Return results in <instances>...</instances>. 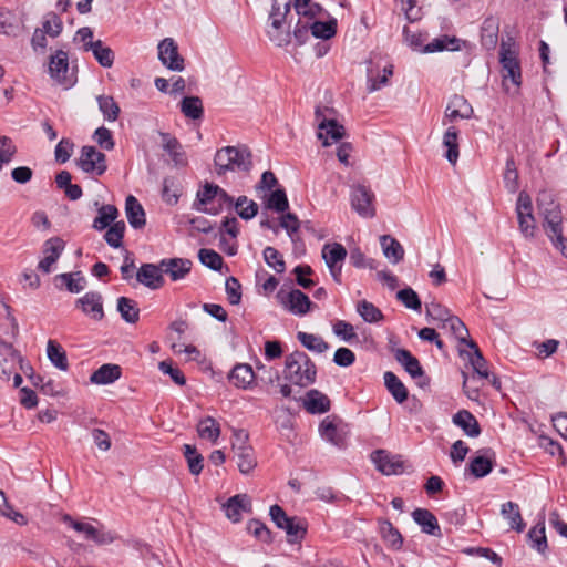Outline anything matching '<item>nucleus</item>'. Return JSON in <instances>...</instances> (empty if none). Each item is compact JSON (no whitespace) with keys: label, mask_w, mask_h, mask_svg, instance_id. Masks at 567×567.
I'll list each match as a JSON object with an SVG mask.
<instances>
[{"label":"nucleus","mask_w":567,"mask_h":567,"mask_svg":"<svg viewBox=\"0 0 567 567\" xmlns=\"http://www.w3.org/2000/svg\"><path fill=\"white\" fill-rule=\"evenodd\" d=\"M50 38H56L60 35L63 29V23L60 17L53 12H49L43 17L41 28H37Z\"/></svg>","instance_id":"51"},{"label":"nucleus","mask_w":567,"mask_h":567,"mask_svg":"<svg viewBox=\"0 0 567 567\" xmlns=\"http://www.w3.org/2000/svg\"><path fill=\"white\" fill-rule=\"evenodd\" d=\"M47 354L51 363L58 369L65 371L68 369L66 353L63 348L54 340H49Z\"/></svg>","instance_id":"47"},{"label":"nucleus","mask_w":567,"mask_h":567,"mask_svg":"<svg viewBox=\"0 0 567 567\" xmlns=\"http://www.w3.org/2000/svg\"><path fill=\"white\" fill-rule=\"evenodd\" d=\"M69 72V56L63 50H58L50 56L49 73L56 82L71 85L72 81L68 78Z\"/></svg>","instance_id":"18"},{"label":"nucleus","mask_w":567,"mask_h":567,"mask_svg":"<svg viewBox=\"0 0 567 567\" xmlns=\"http://www.w3.org/2000/svg\"><path fill=\"white\" fill-rule=\"evenodd\" d=\"M230 382L240 389H247L255 380V373L249 364L239 363L229 374Z\"/></svg>","instance_id":"36"},{"label":"nucleus","mask_w":567,"mask_h":567,"mask_svg":"<svg viewBox=\"0 0 567 567\" xmlns=\"http://www.w3.org/2000/svg\"><path fill=\"white\" fill-rule=\"evenodd\" d=\"M380 244L384 256L392 262L398 264L404 257V249L401 244L390 235L380 237Z\"/></svg>","instance_id":"39"},{"label":"nucleus","mask_w":567,"mask_h":567,"mask_svg":"<svg viewBox=\"0 0 567 567\" xmlns=\"http://www.w3.org/2000/svg\"><path fill=\"white\" fill-rule=\"evenodd\" d=\"M316 365L302 351H295L286 357L285 378L299 386H308L316 380Z\"/></svg>","instance_id":"5"},{"label":"nucleus","mask_w":567,"mask_h":567,"mask_svg":"<svg viewBox=\"0 0 567 567\" xmlns=\"http://www.w3.org/2000/svg\"><path fill=\"white\" fill-rule=\"evenodd\" d=\"M315 116L318 122L317 136L322 141L323 146H329L343 137L344 127L339 125L336 120H327L321 107L316 109Z\"/></svg>","instance_id":"13"},{"label":"nucleus","mask_w":567,"mask_h":567,"mask_svg":"<svg viewBox=\"0 0 567 567\" xmlns=\"http://www.w3.org/2000/svg\"><path fill=\"white\" fill-rule=\"evenodd\" d=\"M357 311L361 318L369 323L379 322L383 319V315L380 309L367 300L358 302Z\"/></svg>","instance_id":"52"},{"label":"nucleus","mask_w":567,"mask_h":567,"mask_svg":"<svg viewBox=\"0 0 567 567\" xmlns=\"http://www.w3.org/2000/svg\"><path fill=\"white\" fill-rule=\"evenodd\" d=\"M371 457L375 467L384 475H399L408 468L400 455H392L383 450L375 451Z\"/></svg>","instance_id":"14"},{"label":"nucleus","mask_w":567,"mask_h":567,"mask_svg":"<svg viewBox=\"0 0 567 567\" xmlns=\"http://www.w3.org/2000/svg\"><path fill=\"white\" fill-rule=\"evenodd\" d=\"M117 311L121 313V317L127 323H135L140 319V309L137 303L126 297H120L117 299Z\"/></svg>","instance_id":"44"},{"label":"nucleus","mask_w":567,"mask_h":567,"mask_svg":"<svg viewBox=\"0 0 567 567\" xmlns=\"http://www.w3.org/2000/svg\"><path fill=\"white\" fill-rule=\"evenodd\" d=\"M411 515L413 520L420 526L422 533L436 538L443 536L437 518L429 509L415 508Z\"/></svg>","instance_id":"20"},{"label":"nucleus","mask_w":567,"mask_h":567,"mask_svg":"<svg viewBox=\"0 0 567 567\" xmlns=\"http://www.w3.org/2000/svg\"><path fill=\"white\" fill-rule=\"evenodd\" d=\"M351 207L363 218H372L375 216V208L373 205V192L361 184L354 185L351 188Z\"/></svg>","instance_id":"11"},{"label":"nucleus","mask_w":567,"mask_h":567,"mask_svg":"<svg viewBox=\"0 0 567 567\" xmlns=\"http://www.w3.org/2000/svg\"><path fill=\"white\" fill-rule=\"evenodd\" d=\"M118 216V210L113 205H102L99 209V215L93 221V228L103 230L109 227Z\"/></svg>","instance_id":"46"},{"label":"nucleus","mask_w":567,"mask_h":567,"mask_svg":"<svg viewBox=\"0 0 567 567\" xmlns=\"http://www.w3.org/2000/svg\"><path fill=\"white\" fill-rule=\"evenodd\" d=\"M220 505L226 517L234 524L241 522L243 513H252L251 498H227Z\"/></svg>","instance_id":"23"},{"label":"nucleus","mask_w":567,"mask_h":567,"mask_svg":"<svg viewBox=\"0 0 567 567\" xmlns=\"http://www.w3.org/2000/svg\"><path fill=\"white\" fill-rule=\"evenodd\" d=\"M125 214L128 220V224L135 228L140 229L145 226V212L140 202L133 195L126 197L125 200Z\"/></svg>","instance_id":"29"},{"label":"nucleus","mask_w":567,"mask_h":567,"mask_svg":"<svg viewBox=\"0 0 567 567\" xmlns=\"http://www.w3.org/2000/svg\"><path fill=\"white\" fill-rule=\"evenodd\" d=\"M99 110L107 122H115L120 115V106L110 95H99L96 97Z\"/></svg>","instance_id":"45"},{"label":"nucleus","mask_w":567,"mask_h":567,"mask_svg":"<svg viewBox=\"0 0 567 567\" xmlns=\"http://www.w3.org/2000/svg\"><path fill=\"white\" fill-rule=\"evenodd\" d=\"M267 207L276 210L277 213H285L288 207V198L284 189L274 190L267 199Z\"/></svg>","instance_id":"61"},{"label":"nucleus","mask_w":567,"mask_h":567,"mask_svg":"<svg viewBox=\"0 0 567 567\" xmlns=\"http://www.w3.org/2000/svg\"><path fill=\"white\" fill-rule=\"evenodd\" d=\"M393 74V65L386 64L381 70L375 71L373 68H368V91L370 93L381 90L389 85V80Z\"/></svg>","instance_id":"28"},{"label":"nucleus","mask_w":567,"mask_h":567,"mask_svg":"<svg viewBox=\"0 0 567 567\" xmlns=\"http://www.w3.org/2000/svg\"><path fill=\"white\" fill-rule=\"evenodd\" d=\"M264 260L269 267L279 274L284 272L286 269L282 256L274 247L268 246L264 249Z\"/></svg>","instance_id":"63"},{"label":"nucleus","mask_w":567,"mask_h":567,"mask_svg":"<svg viewBox=\"0 0 567 567\" xmlns=\"http://www.w3.org/2000/svg\"><path fill=\"white\" fill-rule=\"evenodd\" d=\"M467 344L473 350V353H470L468 357H470V363H471L474 372L480 378L488 379L489 373L487 370L486 360L483 358L481 351L478 350L477 346L473 341L467 342Z\"/></svg>","instance_id":"50"},{"label":"nucleus","mask_w":567,"mask_h":567,"mask_svg":"<svg viewBox=\"0 0 567 567\" xmlns=\"http://www.w3.org/2000/svg\"><path fill=\"white\" fill-rule=\"evenodd\" d=\"M462 553L468 556L483 557L489 560L492 564L496 565L497 567L503 566V558L489 547H466L462 550Z\"/></svg>","instance_id":"55"},{"label":"nucleus","mask_w":567,"mask_h":567,"mask_svg":"<svg viewBox=\"0 0 567 567\" xmlns=\"http://www.w3.org/2000/svg\"><path fill=\"white\" fill-rule=\"evenodd\" d=\"M269 516L277 528L286 532L288 544L301 545L308 533V523L305 518L299 516H289L278 504L270 506Z\"/></svg>","instance_id":"4"},{"label":"nucleus","mask_w":567,"mask_h":567,"mask_svg":"<svg viewBox=\"0 0 567 567\" xmlns=\"http://www.w3.org/2000/svg\"><path fill=\"white\" fill-rule=\"evenodd\" d=\"M64 241L59 237L48 239L43 246L44 257L40 260L38 268L45 274L51 272L52 266L61 256L64 250Z\"/></svg>","instance_id":"19"},{"label":"nucleus","mask_w":567,"mask_h":567,"mask_svg":"<svg viewBox=\"0 0 567 567\" xmlns=\"http://www.w3.org/2000/svg\"><path fill=\"white\" fill-rule=\"evenodd\" d=\"M216 192L217 185L206 184L197 192L193 208L204 214L213 216L218 215L220 213V206H215Z\"/></svg>","instance_id":"17"},{"label":"nucleus","mask_w":567,"mask_h":567,"mask_svg":"<svg viewBox=\"0 0 567 567\" xmlns=\"http://www.w3.org/2000/svg\"><path fill=\"white\" fill-rule=\"evenodd\" d=\"M527 538L530 542V546L539 554H545L548 549L547 537L545 534V523L538 522L527 533Z\"/></svg>","instance_id":"42"},{"label":"nucleus","mask_w":567,"mask_h":567,"mask_svg":"<svg viewBox=\"0 0 567 567\" xmlns=\"http://www.w3.org/2000/svg\"><path fill=\"white\" fill-rule=\"evenodd\" d=\"M396 298L409 309L420 311L422 308L417 293L412 288H404L396 293Z\"/></svg>","instance_id":"64"},{"label":"nucleus","mask_w":567,"mask_h":567,"mask_svg":"<svg viewBox=\"0 0 567 567\" xmlns=\"http://www.w3.org/2000/svg\"><path fill=\"white\" fill-rule=\"evenodd\" d=\"M442 327L449 329L460 341L466 342L468 330L458 317L451 315Z\"/></svg>","instance_id":"58"},{"label":"nucleus","mask_w":567,"mask_h":567,"mask_svg":"<svg viewBox=\"0 0 567 567\" xmlns=\"http://www.w3.org/2000/svg\"><path fill=\"white\" fill-rule=\"evenodd\" d=\"M458 40L455 38H436L424 47V53H434L443 50H457Z\"/></svg>","instance_id":"57"},{"label":"nucleus","mask_w":567,"mask_h":567,"mask_svg":"<svg viewBox=\"0 0 567 567\" xmlns=\"http://www.w3.org/2000/svg\"><path fill=\"white\" fill-rule=\"evenodd\" d=\"M501 514L508 520L511 529H514L517 533H523L525 530L526 523L522 517L518 504L512 501L504 503L501 508Z\"/></svg>","instance_id":"33"},{"label":"nucleus","mask_w":567,"mask_h":567,"mask_svg":"<svg viewBox=\"0 0 567 567\" xmlns=\"http://www.w3.org/2000/svg\"><path fill=\"white\" fill-rule=\"evenodd\" d=\"M84 51H92L94 58L103 68L113 65L114 53L109 47L103 45L101 40L89 41L84 45Z\"/></svg>","instance_id":"38"},{"label":"nucleus","mask_w":567,"mask_h":567,"mask_svg":"<svg viewBox=\"0 0 567 567\" xmlns=\"http://www.w3.org/2000/svg\"><path fill=\"white\" fill-rule=\"evenodd\" d=\"M246 530L256 540L270 545L275 542V534L269 529V527L258 518H251L247 522Z\"/></svg>","instance_id":"35"},{"label":"nucleus","mask_w":567,"mask_h":567,"mask_svg":"<svg viewBox=\"0 0 567 567\" xmlns=\"http://www.w3.org/2000/svg\"><path fill=\"white\" fill-rule=\"evenodd\" d=\"M159 136L163 150L171 156L175 166L187 165L186 154L178 140L173 137L168 133H161Z\"/></svg>","instance_id":"26"},{"label":"nucleus","mask_w":567,"mask_h":567,"mask_svg":"<svg viewBox=\"0 0 567 567\" xmlns=\"http://www.w3.org/2000/svg\"><path fill=\"white\" fill-rule=\"evenodd\" d=\"M192 261L184 258L163 259L161 266L163 274L169 276L173 281L184 279L192 269Z\"/></svg>","instance_id":"25"},{"label":"nucleus","mask_w":567,"mask_h":567,"mask_svg":"<svg viewBox=\"0 0 567 567\" xmlns=\"http://www.w3.org/2000/svg\"><path fill=\"white\" fill-rule=\"evenodd\" d=\"M492 461L483 455H477L470 462V472L475 477H483L492 471Z\"/></svg>","instance_id":"60"},{"label":"nucleus","mask_w":567,"mask_h":567,"mask_svg":"<svg viewBox=\"0 0 567 567\" xmlns=\"http://www.w3.org/2000/svg\"><path fill=\"white\" fill-rule=\"evenodd\" d=\"M297 339L299 342L310 351L322 353L329 349L328 343L319 336L308 333V332H298Z\"/></svg>","instance_id":"49"},{"label":"nucleus","mask_w":567,"mask_h":567,"mask_svg":"<svg viewBox=\"0 0 567 567\" xmlns=\"http://www.w3.org/2000/svg\"><path fill=\"white\" fill-rule=\"evenodd\" d=\"M125 230L124 221L114 223L106 230L104 235L105 241L113 248H118L122 245L123 236Z\"/></svg>","instance_id":"59"},{"label":"nucleus","mask_w":567,"mask_h":567,"mask_svg":"<svg viewBox=\"0 0 567 567\" xmlns=\"http://www.w3.org/2000/svg\"><path fill=\"white\" fill-rule=\"evenodd\" d=\"M347 424L336 416H326L319 425L322 440L336 446H343L348 435Z\"/></svg>","instance_id":"12"},{"label":"nucleus","mask_w":567,"mask_h":567,"mask_svg":"<svg viewBox=\"0 0 567 567\" xmlns=\"http://www.w3.org/2000/svg\"><path fill=\"white\" fill-rule=\"evenodd\" d=\"M499 63L502 65L503 85L509 92L508 82L514 86V92H517L522 85V70L518 60V51L511 39L502 41L499 47Z\"/></svg>","instance_id":"6"},{"label":"nucleus","mask_w":567,"mask_h":567,"mask_svg":"<svg viewBox=\"0 0 567 567\" xmlns=\"http://www.w3.org/2000/svg\"><path fill=\"white\" fill-rule=\"evenodd\" d=\"M303 406L312 414H321L330 409L329 398L318 390H310L303 400Z\"/></svg>","instance_id":"31"},{"label":"nucleus","mask_w":567,"mask_h":567,"mask_svg":"<svg viewBox=\"0 0 567 567\" xmlns=\"http://www.w3.org/2000/svg\"><path fill=\"white\" fill-rule=\"evenodd\" d=\"M453 423L461 427L470 437H476L481 433V429L475 416L467 410H461L453 416Z\"/></svg>","instance_id":"34"},{"label":"nucleus","mask_w":567,"mask_h":567,"mask_svg":"<svg viewBox=\"0 0 567 567\" xmlns=\"http://www.w3.org/2000/svg\"><path fill=\"white\" fill-rule=\"evenodd\" d=\"M79 165L83 172L96 175H102L107 168L105 155L93 146L82 147Z\"/></svg>","instance_id":"15"},{"label":"nucleus","mask_w":567,"mask_h":567,"mask_svg":"<svg viewBox=\"0 0 567 567\" xmlns=\"http://www.w3.org/2000/svg\"><path fill=\"white\" fill-rule=\"evenodd\" d=\"M297 14L292 35L296 42L301 45L310 35L316 39L329 40L337 32V19L330 17L329 12L316 0H293Z\"/></svg>","instance_id":"1"},{"label":"nucleus","mask_w":567,"mask_h":567,"mask_svg":"<svg viewBox=\"0 0 567 567\" xmlns=\"http://www.w3.org/2000/svg\"><path fill=\"white\" fill-rule=\"evenodd\" d=\"M198 435L207 441L215 443L220 435V426L212 416H206L197 424Z\"/></svg>","instance_id":"43"},{"label":"nucleus","mask_w":567,"mask_h":567,"mask_svg":"<svg viewBox=\"0 0 567 567\" xmlns=\"http://www.w3.org/2000/svg\"><path fill=\"white\" fill-rule=\"evenodd\" d=\"M276 298L286 311L298 317L306 316L313 307L309 297L301 290L295 288L281 287L278 290Z\"/></svg>","instance_id":"8"},{"label":"nucleus","mask_w":567,"mask_h":567,"mask_svg":"<svg viewBox=\"0 0 567 567\" xmlns=\"http://www.w3.org/2000/svg\"><path fill=\"white\" fill-rule=\"evenodd\" d=\"M377 523L381 539L386 546L394 551L401 550L404 543L401 532L386 518L379 517Z\"/></svg>","instance_id":"21"},{"label":"nucleus","mask_w":567,"mask_h":567,"mask_svg":"<svg viewBox=\"0 0 567 567\" xmlns=\"http://www.w3.org/2000/svg\"><path fill=\"white\" fill-rule=\"evenodd\" d=\"M396 361L404 368V370L413 378L417 379L424 375V370L419 360L405 349H396L394 351Z\"/></svg>","instance_id":"32"},{"label":"nucleus","mask_w":567,"mask_h":567,"mask_svg":"<svg viewBox=\"0 0 567 567\" xmlns=\"http://www.w3.org/2000/svg\"><path fill=\"white\" fill-rule=\"evenodd\" d=\"M218 175L227 171L249 172L251 168V154L247 148L226 146L217 151L215 158Z\"/></svg>","instance_id":"7"},{"label":"nucleus","mask_w":567,"mask_h":567,"mask_svg":"<svg viewBox=\"0 0 567 567\" xmlns=\"http://www.w3.org/2000/svg\"><path fill=\"white\" fill-rule=\"evenodd\" d=\"M182 113L192 120H199L204 114L203 103L198 96H186L181 102Z\"/></svg>","instance_id":"48"},{"label":"nucleus","mask_w":567,"mask_h":567,"mask_svg":"<svg viewBox=\"0 0 567 567\" xmlns=\"http://www.w3.org/2000/svg\"><path fill=\"white\" fill-rule=\"evenodd\" d=\"M291 9V0H274L269 13L267 35L277 47H286L291 41V32L286 23Z\"/></svg>","instance_id":"3"},{"label":"nucleus","mask_w":567,"mask_h":567,"mask_svg":"<svg viewBox=\"0 0 567 567\" xmlns=\"http://www.w3.org/2000/svg\"><path fill=\"white\" fill-rule=\"evenodd\" d=\"M539 214L543 216V228L551 245L567 258V237L564 235L563 213L560 205L553 195L543 192L537 198Z\"/></svg>","instance_id":"2"},{"label":"nucleus","mask_w":567,"mask_h":567,"mask_svg":"<svg viewBox=\"0 0 567 567\" xmlns=\"http://www.w3.org/2000/svg\"><path fill=\"white\" fill-rule=\"evenodd\" d=\"M0 515L14 522L19 526L28 524L27 517L9 503V498H0Z\"/></svg>","instance_id":"54"},{"label":"nucleus","mask_w":567,"mask_h":567,"mask_svg":"<svg viewBox=\"0 0 567 567\" xmlns=\"http://www.w3.org/2000/svg\"><path fill=\"white\" fill-rule=\"evenodd\" d=\"M516 215L519 231L526 239H532L536 233V220L533 215V203L526 192H520L516 202Z\"/></svg>","instance_id":"9"},{"label":"nucleus","mask_w":567,"mask_h":567,"mask_svg":"<svg viewBox=\"0 0 567 567\" xmlns=\"http://www.w3.org/2000/svg\"><path fill=\"white\" fill-rule=\"evenodd\" d=\"M384 384L388 389V391L391 393L393 399L398 403H403L408 399V389L405 385L401 382V380L393 373V372H385L384 373Z\"/></svg>","instance_id":"41"},{"label":"nucleus","mask_w":567,"mask_h":567,"mask_svg":"<svg viewBox=\"0 0 567 567\" xmlns=\"http://www.w3.org/2000/svg\"><path fill=\"white\" fill-rule=\"evenodd\" d=\"M235 208L238 215L245 220L254 218L258 213L257 203L248 199L246 196H240L237 198Z\"/></svg>","instance_id":"56"},{"label":"nucleus","mask_w":567,"mask_h":567,"mask_svg":"<svg viewBox=\"0 0 567 567\" xmlns=\"http://www.w3.org/2000/svg\"><path fill=\"white\" fill-rule=\"evenodd\" d=\"M157 49L158 59L163 65L172 71L179 72L184 70V59L179 55L177 44L172 38L162 40Z\"/></svg>","instance_id":"16"},{"label":"nucleus","mask_w":567,"mask_h":567,"mask_svg":"<svg viewBox=\"0 0 567 567\" xmlns=\"http://www.w3.org/2000/svg\"><path fill=\"white\" fill-rule=\"evenodd\" d=\"M237 452H235V456L237 457V466L243 474L250 473L257 465L256 457L254 455L252 447L249 445H236Z\"/></svg>","instance_id":"40"},{"label":"nucleus","mask_w":567,"mask_h":567,"mask_svg":"<svg viewBox=\"0 0 567 567\" xmlns=\"http://www.w3.org/2000/svg\"><path fill=\"white\" fill-rule=\"evenodd\" d=\"M120 377L121 368L117 364L106 363L92 373L90 381L94 384H111Z\"/></svg>","instance_id":"37"},{"label":"nucleus","mask_w":567,"mask_h":567,"mask_svg":"<svg viewBox=\"0 0 567 567\" xmlns=\"http://www.w3.org/2000/svg\"><path fill=\"white\" fill-rule=\"evenodd\" d=\"M443 147L446 150L444 157L450 164L455 165L458 156V131L455 126L450 125L443 134L442 140Z\"/></svg>","instance_id":"30"},{"label":"nucleus","mask_w":567,"mask_h":567,"mask_svg":"<svg viewBox=\"0 0 567 567\" xmlns=\"http://www.w3.org/2000/svg\"><path fill=\"white\" fill-rule=\"evenodd\" d=\"M140 284L150 289H158L164 285L163 269L161 262L158 265L144 264L136 274Z\"/></svg>","instance_id":"22"},{"label":"nucleus","mask_w":567,"mask_h":567,"mask_svg":"<svg viewBox=\"0 0 567 567\" xmlns=\"http://www.w3.org/2000/svg\"><path fill=\"white\" fill-rule=\"evenodd\" d=\"M198 258L204 266L213 270H219L223 266L221 256L213 249L202 248L198 251Z\"/></svg>","instance_id":"62"},{"label":"nucleus","mask_w":567,"mask_h":567,"mask_svg":"<svg viewBox=\"0 0 567 567\" xmlns=\"http://www.w3.org/2000/svg\"><path fill=\"white\" fill-rule=\"evenodd\" d=\"M505 188L514 194L518 189V172L513 157L507 158L503 175Z\"/></svg>","instance_id":"53"},{"label":"nucleus","mask_w":567,"mask_h":567,"mask_svg":"<svg viewBox=\"0 0 567 567\" xmlns=\"http://www.w3.org/2000/svg\"><path fill=\"white\" fill-rule=\"evenodd\" d=\"M19 361V354L10 344H0V381L10 380Z\"/></svg>","instance_id":"24"},{"label":"nucleus","mask_w":567,"mask_h":567,"mask_svg":"<svg viewBox=\"0 0 567 567\" xmlns=\"http://www.w3.org/2000/svg\"><path fill=\"white\" fill-rule=\"evenodd\" d=\"M76 303L82 311L90 315L95 320H102L104 317L102 296L99 292L90 291L80 298Z\"/></svg>","instance_id":"27"},{"label":"nucleus","mask_w":567,"mask_h":567,"mask_svg":"<svg viewBox=\"0 0 567 567\" xmlns=\"http://www.w3.org/2000/svg\"><path fill=\"white\" fill-rule=\"evenodd\" d=\"M321 255L331 277L340 284L342 267L347 257L346 248L339 243H328L323 245Z\"/></svg>","instance_id":"10"}]
</instances>
